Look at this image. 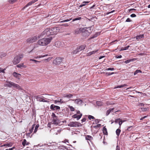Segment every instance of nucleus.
<instances>
[{
  "instance_id": "f257e3e1",
  "label": "nucleus",
  "mask_w": 150,
  "mask_h": 150,
  "mask_svg": "<svg viewBox=\"0 0 150 150\" xmlns=\"http://www.w3.org/2000/svg\"><path fill=\"white\" fill-rule=\"evenodd\" d=\"M59 30V28L56 27L47 28L41 33L40 37L57 34Z\"/></svg>"
},
{
  "instance_id": "f03ea898",
  "label": "nucleus",
  "mask_w": 150,
  "mask_h": 150,
  "mask_svg": "<svg viewBox=\"0 0 150 150\" xmlns=\"http://www.w3.org/2000/svg\"><path fill=\"white\" fill-rule=\"evenodd\" d=\"M52 39V37L40 39L38 41V44L40 46H46L50 42Z\"/></svg>"
},
{
  "instance_id": "7ed1b4c3",
  "label": "nucleus",
  "mask_w": 150,
  "mask_h": 150,
  "mask_svg": "<svg viewBox=\"0 0 150 150\" xmlns=\"http://www.w3.org/2000/svg\"><path fill=\"white\" fill-rule=\"evenodd\" d=\"M23 55L22 54H19L16 56L12 61L13 64L16 65L19 62L21 59L23 58Z\"/></svg>"
},
{
  "instance_id": "20e7f679",
  "label": "nucleus",
  "mask_w": 150,
  "mask_h": 150,
  "mask_svg": "<svg viewBox=\"0 0 150 150\" xmlns=\"http://www.w3.org/2000/svg\"><path fill=\"white\" fill-rule=\"evenodd\" d=\"M68 126L71 127H80L81 124L79 122H70L68 125Z\"/></svg>"
},
{
  "instance_id": "39448f33",
  "label": "nucleus",
  "mask_w": 150,
  "mask_h": 150,
  "mask_svg": "<svg viewBox=\"0 0 150 150\" xmlns=\"http://www.w3.org/2000/svg\"><path fill=\"white\" fill-rule=\"evenodd\" d=\"M62 58L58 57L54 60L53 63L54 64L56 65H59L62 62Z\"/></svg>"
},
{
  "instance_id": "423d86ee",
  "label": "nucleus",
  "mask_w": 150,
  "mask_h": 150,
  "mask_svg": "<svg viewBox=\"0 0 150 150\" xmlns=\"http://www.w3.org/2000/svg\"><path fill=\"white\" fill-rule=\"evenodd\" d=\"M36 39L37 38L35 37H31L28 39L26 40V41L28 43H32L35 42Z\"/></svg>"
},
{
  "instance_id": "0eeeda50",
  "label": "nucleus",
  "mask_w": 150,
  "mask_h": 150,
  "mask_svg": "<svg viewBox=\"0 0 150 150\" xmlns=\"http://www.w3.org/2000/svg\"><path fill=\"white\" fill-rule=\"evenodd\" d=\"M14 83L11 82L10 81H6V83L4 84L5 87H11L13 86Z\"/></svg>"
},
{
  "instance_id": "6e6552de",
  "label": "nucleus",
  "mask_w": 150,
  "mask_h": 150,
  "mask_svg": "<svg viewBox=\"0 0 150 150\" xmlns=\"http://www.w3.org/2000/svg\"><path fill=\"white\" fill-rule=\"evenodd\" d=\"M60 122L59 120L57 118H55L53 119L51 123L52 124L57 125Z\"/></svg>"
},
{
  "instance_id": "1a4fd4ad",
  "label": "nucleus",
  "mask_w": 150,
  "mask_h": 150,
  "mask_svg": "<svg viewBox=\"0 0 150 150\" xmlns=\"http://www.w3.org/2000/svg\"><path fill=\"white\" fill-rule=\"evenodd\" d=\"M50 108L51 109L54 110H59L60 109V107L59 106L55 105L53 104L51 105Z\"/></svg>"
},
{
  "instance_id": "9d476101",
  "label": "nucleus",
  "mask_w": 150,
  "mask_h": 150,
  "mask_svg": "<svg viewBox=\"0 0 150 150\" xmlns=\"http://www.w3.org/2000/svg\"><path fill=\"white\" fill-rule=\"evenodd\" d=\"M36 99L37 101L40 102H46L47 100H46L40 96H38L36 97Z\"/></svg>"
},
{
  "instance_id": "9b49d317",
  "label": "nucleus",
  "mask_w": 150,
  "mask_h": 150,
  "mask_svg": "<svg viewBox=\"0 0 150 150\" xmlns=\"http://www.w3.org/2000/svg\"><path fill=\"white\" fill-rule=\"evenodd\" d=\"M71 100L74 101L75 103L78 105H80L82 103V100L79 98L76 100Z\"/></svg>"
},
{
  "instance_id": "f8f14e48",
  "label": "nucleus",
  "mask_w": 150,
  "mask_h": 150,
  "mask_svg": "<svg viewBox=\"0 0 150 150\" xmlns=\"http://www.w3.org/2000/svg\"><path fill=\"white\" fill-rule=\"evenodd\" d=\"M14 88H16L17 89L19 90H22V89L21 87L18 84L14 83L13 86Z\"/></svg>"
},
{
  "instance_id": "ddd939ff",
  "label": "nucleus",
  "mask_w": 150,
  "mask_h": 150,
  "mask_svg": "<svg viewBox=\"0 0 150 150\" xmlns=\"http://www.w3.org/2000/svg\"><path fill=\"white\" fill-rule=\"evenodd\" d=\"M73 96V95L70 94H65L63 95V96L64 98H71Z\"/></svg>"
},
{
  "instance_id": "4468645a",
  "label": "nucleus",
  "mask_w": 150,
  "mask_h": 150,
  "mask_svg": "<svg viewBox=\"0 0 150 150\" xmlns=\"http://www.w3.org/2000/svg\"><path fill=\"white\" fill-rule=\"evenodd\" d=\"M13 75L14 76L18 79H20L21 76V74L17 73L16 72H14L13 73Z\"/></svg>"
},
{
  "instance_id": "2eb2a0df",
  "label": "nucleus",
  "mask_w": 150,
  "mask_h": 150,
  "mask_svg": "<svg viewBox=\"0 0 150 150\" xmlns=\"http://www.w3.org/2000/svg\"><path fill=\"white\" fill-rule=\"evenodd\" d=\"M16 66L17 67L21 68H25L27 67L26 66L24 65L23 63H21L18 65H17Z\"/></svg>"
},
{
  "instance_id": "dca6fc26",
  "label": "nucleus",
  "mask_w": 150,
  "mask_h": 150,
  "mask_svg": "<svg viewBox=\"0 0 150 150\" xmlns=\"http://www.w3.org/2000/svg\"><path fill=\"white\" fill-rule=\"evenodd\" d=\"M98 51V50H94L92 52H89L86 54V56H89L91 55L94 54L96 53Z\"/></svg>"
},
{
  "instance_id": "f3484780",
  "label": "nucleus",
  "mask_w": 150,
  "mask_h": 150,
  "mask_svg": "<svg viewBox=\"0 0 150 150\" xmlns=\"http://www.w3.org/2000/svg\"><path fill=\"white\" fill-rule=\"evenodd\" d=\"M37 1V0H34L31 1L29 2L24 7V8L26 7L29 6H30L32 5V4L35 3Z\"/></svg>"
},
{
  "instance_id": "a211bd4d",
  "label": "nucleus",
  "mask_w": 150,
  "mask_h": 150,
  "mask_svg": "<svg viewBox=\"0 0 150 150\" xmlns=\"http://www.w3.org/2000/svg\"><path fill=\"white\" fill-rule=\"evenodd\" d=\"M85 47L86 46L85 45H82L79 46L77 48L80 52L83 50L85 48Z\"/></svg>"
},
{
  "instance_id": "6ab92c4d",
  "label": "nucleus",
  "mask_w": 150,
  "mask_h": 150,
  "mask_svg": "<svg viewBox=\"0 0 150 150\" xmlns=\"http://www.w3.org/2000/svg\"><path fill=\"white\" fill-rule=\"evenodd\" d=\"M144 38V35H138L136 36V39L138 40H141Z\"/></svg>"
},
{
  "instance_id": "aec40b11",
  "label": "nucleus",
  "mask_w": 150,
  "mask_h": 150,
  "mask_svg": "<svg viewBox=\"0 0 150 150\" xmlns=\"http://www.w3.org/2000/svg\"><path fill=\"white\" fill-rule=\"evenodd\" d=\"M127 86V85L125 84L123 85H121L118 86H117L115 87H114V88L115 89L116 88H122L123 87L126 86Z\"/></svg>"
},
{
  "instance_id": "412c9836",
  "label": "nucleus",
  "mask_w": 150,
  "mask_h": 150,
  "mask_svg": "<svg viewBox=\"0 0 150 150\" xmlns=\"http://www.w3.org/2000/svg\"><path fill=\"white\" fill-rule=\"evenodd\" d=\"M103 131L104 134L105 135H107L108 132L107 129L105 127H104L103 129Z\"/></svg>"
},
{
  "instance_id": "4be33fe9",
  "label": "nucleus",
  "mask_w": 150,
  "mask_h": 150,
  "mask_svg": "<svg viewBox=\"0 0 150 150\" xmlns=\"http://www.w3.org/2000/svg\"><path fill=\"white\" fill-rule=\"evenodd\" d=\"M81 33L80 28L74 30V34L76 35L78 34Z\"/></svg>"
},
{
  "instance_id": "5701e85b",
  "label": "nucleus",
  "mask_w": 150,
  "mask_h": 150,
  "mask_svg": "<svg viewBox=\"0 0 150 150\" xmlns=\"http://www.w3.org/2000/svg\"><path fill=\"white\" fill-rule=\"evenodd\" d=\"M61 42L59 41H57L55 44L56 46L57 47H59L61 46Z\"/></svg>"
},
{
  "instance_id": "b1692460",
  "label": "nucleus",
  "mask_w": 150,
  "mask_h": 150,
  "mask_svg": "<svg viewBox=\"0 0 150 150\" xmlns=\"http://www.w3.org/2000/svg\"><path fill=\"white\" fill-rule=\"evenodd\" d=\"M86 139L87 140H91L92 139L93 137L91 136L87 135L86 137Z\"/></svg>"
},
{
  "instance_id": "393cba45",
  "label": "nucleus",
  "mask_w": 150,
  "mask_h": 150,
  "mask_svg": "<svg viewBox=\"0 0 150 150\" xmlns=\"http://www.w3.org/2000/svg\"><path fill=\"white\" fill-rule=\"evenodd\" d=\"M6 55V54L4 53H1L0 54V59L4 57Z\"/></svg>"
},
{
  "instance_id": "a878e982",
  "label": "nucleus",
  "mask_w": 150,
  "mask_h": 150,
  "mask_svg": "<svg viewBox=\"0 0 150 150\" xmlns=\"http://www.w3.org/2000/svg\"><path fill=\"white\" fill-rule=\"evenodd\" d=\"M114 109V108H112V109H110L108 110L107 111L106 114L107 115H108L109 113L110 112L112 111Z\"/></svg>"
},
{
  "instance_id": "bb28decb",
  "label": "nucleus",
  "mask_w": 150,
  "mask_h": 150,
  "mask_svg": "<svg viewBox=\"0 0 150 150\" xmlns=\"http://www.w3.org/2000/svg\"><path fill=\"white\" fill-rule=\"evenodd\" d=\"M100 126H101V125L100 124H98V125H96L95 126H91V128H95L96 129L98 128V127H100Z\"/></svg>"
},
{
  "instance_id": "cd10ccee",
  "label": "nucleus",
  "mask_w": 150,
  "mask_h": 150,
  "mask_svg": "<svg viewBox=\"0 0 150 150\" xmlns=\"http://www.w3.org/2000/svg\"><path fill=\"white\" fill-rule=\"evenodd\" d=\"M79 50L78 48L75 49V50H74L73 52V54H75L78 53V52H79Z\"/></svg>"
},
{
  "instance_id": "c85d7f7f",
  "label": "nucleus",
  "mask_w": 150,
  "mask_h": 150,
  "mask_svg": "<svg viewBox=\"0 0 150 150\" xmlns=\"http://www.w3.org/2000/svg\"><path fill=\"white\" fill-rule=\"evenodd\" d=\"M80 31L81 33V32H84L86 31L87 30L86 28H80Z\"/></svg>"
},
{
  "instance_id": "c756f323",
  "label": "nucleus",
  "mask_w": 150,
  "mask_h": 150,
  "mask_svg": "<svg viewBox=\"0 0 150 150\" xmlns=\"http://www.w3.org/2000/svg\"><path fill=\"white\" fill-rule=\"evenodd\" d=\"M134 59H130L125 61V63L126 64H127L129 63L130 62L133 61H134Z\"/></svg>"
},
{
  "instance_id": "7c9ffc66",
  "label": "nucleus",
  "mask_w": 150,
  "mask_h": 150,
  "mask_svg": "<svg viewBox=\"0 0 150 150\" xmlns=\"http://www.w3.org/2000/svg\"><path fill=\"white\" fill-rule=\"evenodd\" d=\"M120 132L121 130L120 129H118L116 130V133L117 136H119V135Z\"/></svg>"
},
{
  "instance_id": "2f4dec72",
  "label": "nucleus",
  "mask_w": 150,
  "mask_h": 150,
  "mask_svg": "<svg viewBox=\"0 0 150 150\" xmlns=\"http://www.w3.org/2000/svg\"><path fill=\"white\" fill-rule=\"evenodd\" d=\"M103 103L100 101H97L96 102V104L97 105L99 106L103 105Z\"/></svg>"
},
{
  "instance_id": "473e14b6",
  "label": "nucleus",
  "mask_w": 150,
  "mask_h": 150,
  "mask_svg": "<svg viewBox=\"0 0 150 150\" xmlns=\"http://www.w3.org/2000/svg\"><path fill=\"white\" fill-rule=\"evenodd\" d=\"M129 46H128L126 47H122L121 48V49L120 50V51H122V50H126L128 49V48L129 47Z\"/></svg>"
},
{
  "instance_id": "72a5a7b5",
  "label": "nucleus",
  "mask_w": 150,
  "mask_h": 150,
  "mask_svg": "<svg viewBox=\"0 0 150 150\" xmlns=\"http://www.w3.org/2000/svg\"><path fill=\"white\" fill-rule=\"evenodd\" d=\"M12 146V145L11 144H6L1 146H7L8 147H11Z\"/></svg>"
},
{
  "instance_id": "f704fd0d",
  "label": "nucleus",
  "mask_w": 150,
  "mask_h": 150,
  "mask_svg": "<svg viewBox=\"0 0 150 150\" xmlns=\"http://www.w3.org/2000/svg\"><path fill=\"white\" fill-rule=\"evenodd\" d=\"M142 71L140 70H136L134 72V75H136L138 73H141Z\"/></svg>"
},
{
  "instance_id": "c9c22d12",
  "label": "nucleus",
  "mask_w": 150,
  "mask_h": 150,
  "mask_svg": "<svg viewBox=\"0 0 150 150\" xmlns=\"http://www.w3.org/2000/svg\"><path fill=\"white\" fill-rule=\"evenodd\" d=\"M39 127V125L38 124L37 125L35 126V129L34 130V133H35L36 132L37 130L38 129V128Z\"/></svg>"
},
{
  "instance_id": "e433bc0d",
  "label": "nucleus",
  "mask_w": 150,
  "mask_h": 150,
  "mask_svg": "<svg viewBox=\"0 0 150 150\" xmlns=\"http://www.w3.org/2000/svg\"><path fill=\"white\" fill-rule=\"evenodd\" d=\"M30 61H33V62H34L36 64H37V63H38V62L39 63V62H40L39 61L36 60H35L33 59H30Z\"/></svg>"
},
{
  "instance_id": "4c0bfd02",
  "label": "nucleus",
  "mask_w": 150,
  "mask_h": 150,
  "mask_svg": "<svg viewBox=\"0 0 150 150\" xmlns=\"http://www.w3.org/2000/svg\"><path fill=\"white\" fill-rule=\"evenodd\" d=\"M82 115V114H80V115H79L77 116V117H76V118H77V120H79L81 117V116Z\"/></svg>"
},
{
  "instance_id": "58836bf2",
  "label": "nucleus",
  "mask_w": 150,
  "mask_h": 150,
  "mask_svg": "<svg viewBox=\"0 0 150 150\" xmlns=\"http://www.w3.org/2000/svg\"><path fill=\"white\" fill-rule=\"evenodd\" d=\"M114 69L113 68H112H112H108L106 69L105 70H106V71H109V70L113 71L114 70Z\"/></svg>"
},
{
  "instance_id": "ea45409f",
  "label": "nucleus",
  "mask_w": 150,
  "mask_h": 150,
  "mask_svg": "<svg viewBox=\"0 0 150 150\" xmlns=\"http://www.w3.org/2000/svg\"><path fill=\"white\" fill-rule=\"evenodd\" d=\"M5 70V69H3L2 68H0V73L3 72V73H4Z\"/></svg>"
},
{
  "instance_id": "a19ab883",
  "label": "nucleus",
  "mask_w": 150,
  "mask_h": 150,
  "mask_svg": "<svg viewBox=\"0 0 150 150\" xmlns=\"http://www.w3.org/2000/svg\"><path fill=\"white\" fill-rule=\"evenodd\" d=\"M69 108H70V110L72 111H73L74 110V109L73 107L72 106H69Z\"/></svg>"
},
{
  "instance_id": "79ce46f5",
  "label": "nucleus",
  "mask_w": 150,
  "mask_h": 150,
  "mask_svg": "<svg viewBox=\"0 0 150 150\" xmlns=\"http://www.w3.org/2000/svg\"><path fill=\"white\" fill-rule=\"evenodd\" d=\"M87 30L86 31H88L89 33H91V28L90 27H89L88 28H86Z\"/></svg>"
},
{
  "instance_id": "37998d69",
  "label": "nucleus",
  "mask_w": 150,
  "mask_h": 150,
  "mask_svg": "<svg viewBox=\"0 0 150 150\" xmlns=\"http://www.w3.org/2000/svg\"><path fill=\"white\" fill-rule=\"evenodd\" d=\"M35 127V125H33L32 126V128L30 130V133H31L33 131L34 128Z\"/></svg>"
},
{
  "instance_id": "c03bdc74",
  "label": "nucleus",
  "mask_w": 150,
  "mask_h": 150,
  "mask_svg": "<svg viewBox=\"0 0 150 150\" xmlns=\"http://www.w3.org/2000/svg\"><path fill=\"white\" fill-rule=\"evenodd\" d=\"M26 139H24L23 140V142H22V144L23 146H25V145L26 144Z\"/></svg>"
},
{
  "instance_id": "a18cd8bd",
  "label": "nucleus",
  "mask_w": 150,
  "mask_h": 150,
  "mask_svg": "<svg viewBox=\"0 0 150 150\" xmlns=\"http://www.w3.org/2000/svg\"><path fill=\"white\" fill-rule=\"evenodd\" d=\"M135 91L137 93H140L142 94V95L143 96H145L146 95V94L145 93H142L141 92L137 91Z\"/></svg>"
},
{
  "instance_id": "49530a36",
  "label": "nucleus",
  "mask_w": 150,
  "mask_h": 150,
  "mask_svg": "<svg viewBox=\"0 0 150 150\" xmlns=\"http://www.w3.org/2000/svg\"><path fill=\"white\" fill-rule=\"evenodd\" d=\"M120 120H121V119L120 118L116 119L115 121V123H117L119 122Z\"/></svg>"
},
{
  "instance_id": "de8ad7c7",
  "label": "nucleus",
  "mask_w": 150,
  "mask_h": 150,
  "mask_svg": "<svg viewBox=\"0 0 150 150\" xmlns=\"http://www.w3.org/2000/svg\"><path fill=\"white\" fill-rule=\"evenodd\" d=\"M81 19V17H78V18H76L74 19L73 20V21H77V20H80Z\"/></svg>"
},
{
  "instance_id": "09e8293b",
  "label": "nucleus",
  "mask_w": 150,
  "mask_h": 150,
  "mask_svg": "<svg viewBox=\"0 0 150 150\" xmlns=\"http://www.w3.org/2000/svg\"><path fill=\"white\" fill-rule=\"evenodd\" d=\"M88 118L90 120H91V119H94V117L93 116H92L91 115H89L88 116Z\"/></svg>"
},
{
  "instance_id": "8fccbe9b",
  "label": "nucleus",
  "mask_w": 150,
  "mask_h": 150,
  "mask_svg": "<svg viewBox=\"0 0 150 150\" xmlns=\"http://www.w3.org/2000/svg\"><path fill=\"white\" fill-rule=\"evenodd\" d=\"M88 2H88V1H87V2L84 1L83 2L82 4L83 6H85V5H86V4L87 3H88Z\"/></svg>"
},
{
  "instance_id": "3c124183",
  "label": "nucleus",
  "mask_w": 150,
  "mask_h": 150,
  "mask_svg": "<svg viewBox=\"0 0 150 150\" xmlns=\"http://www.w3.org/2000/svg\"><path fill=\"white\" fill-rule=\"evenodd\" d=\"M17 0H10L9 2L11 3H13L15 2Z\"/></svg>"
},
{
  "instance_id": "603ef678",
  "label": "nucleus",
  "mask_w": 150,
  "mask_h": 150,
  "mask_svg": "<svg viewBox=\"0 0 150 150\" xmlns=\"http://www.w3.org/2000/svg\"><path fill=\"white\" fill-rule=\"evenodd\" d=\"M52 57H50L48 58L47 59H45V60H47L48 61H49L50 60L52 59Z\"/></svg>"
},
{
  "instance_id": "864d4df0",
  "label": "nucleus",
  "mask_w": 150,
  "mask_h": 150,
  "mask_svg": "<svg viewBox=\"0 0 150 150\" xmlns=\"http://www.w3.org/2000/svg\"><path fill=\"white\" fill-rule=\"evenodd\" d=\"M58 101L61 104L64 103V102L62 100V99H60V100H58Z\"/></svg>"
},
{
  "instance_id": "5fc2aeb1",
  "label": "nucleus",
  "mask_w": 150,
  "mask_h": 150,
  "mask_svg": "<svg viewBox=\"0 0 150 150\" xmlns=\"http://www.w3.org/2000/svg\"><path fill=\"white\" fill-rule=\"evenodd\" d=\"M52 116L53 117V119H54L55 118H57L56 116L55 115L54 113H52Z\"/></svg>"
},
{
  "instance_id": "6e6d98bb",
  "label": "nucleus",
  "mask_w": 150,
  "mask_h": 150,
  "mask_svg": "<svg viewBox=\"0 0 150 150\" xmlns=\"http://www.w3.org/2000/svg\"><path fill=\"white\" fill-rule=\"evenodd\" d=\"M71 20V19H70V20L67 19V20H64V21H61V22H67V21H70Z\"/></svg>"
},
{
  "instance_id": "4d7b16f0",
  "label": "nucleus",
  "mask_w": 150,
  "mask_h": 150,
  "mask_svg": "<svg viewBox=\"0 0 150 150\" xmlns=\"http://www.w3.org/2000/svg\"><path fill=\"white\" fill-rule=\"evenodd\" d=\"M132 126L128 127L127 129V130L128 131H131L132 129Z\"/></svg>"
},
{
  "instance_id": "13d9d810",
  "label": "nucleus",
  "mask_w": 150,
  "mask_h": 150,
  "mask_svg": "<svg viewBox=\"0 0 150 150\" xmlns=\"http://www.w3.org/2000/svg\"><path fill=\"white\" fill-rule=\"evenodd\" d=\"M130 16L132 17H135L136 16V15L135 14L133 13V14H132L130 15Z\"/></svg>"
},
{
  "instance_id": "bf43d9fd",
  "label": "nucleus",
  "mask_w": 150,
  "mask_h": 150,
  "mask_svg": "<svg viewBox=\"0 0 150 150\" xmlns=\"http://www.w3.org/2000/svg\"><path fill=\"white\" fill-rule=\"evenodd\" d=\"M141 109L143 111H145L147 110V109L145 108H142Z\"/></svg>"
},
{
  "instance_id": "052dcab7",
  "label": "nucleus",
  "mask_w": 150,
  "mask_h": 150,
  "mask_svg": "<svg viewBox=\"0 0 150 150\" xmlns=\"http://www.w3.org/2000/svg\"><path fill=\"white\" fill-rule=\"evenodd\" d=\"M114 72H112V73H106V74H107L109 76V75H112V74H114Z\"/></svg>"
},
{
  "instance_id": "680f3d73",
  "label": "nucleus",
  "mask_w": 150,
  "mask_h": 150,
  "mask_svg": "<svg viewBox=\"0 0 150 150\" xmlns=\"http://www.w3.org/2000/svg\"><path fill=\"white\" fill-rule=\"evenodd\" d=\"M131 21L129 18H127L126 21V22H130Z\"/></svg>"
},
{
  "instance_id": "e2e57ef3",
  "label": "nucleus",
  "mask_w": 150,
  "mask_h": 150,
  "mask_svg": "<svg viewBox=\"0 0 150 150\" xmlns=\"http://www.w3.org/2000/svg\"><path fill=\"white\" fill-rule=\"evenodd\" d=\"M118 123H119V126H120V127L121 126L122 123L121 122V120H120Z\"/></svg>"
},
{
  "instance_id": "0e129e2a",
  "label": "nucleus",
  "mask_w": 150,
  "mask_h": 150,
  "mask_svg": "<svg viewBox=\"0 0 150 150\" xmlns=\"http://www.w3.org/2000/svg\"><path fill=\"white\" fill-rule=\"evenodd\" d=\"M116 57L117 58H120L122 57V56L121 55H120L118 56H116Z\"/></svg>"
},
{
  "instance_id": "69168bd1",
  "label": "nucleus",
  "mask_w": 150,
  "mask_h": 150,
  "mask_svg": "<svg viewBox=\"0 0 150 150\" xmlns=\"http://www.w3.org/2000/svg\"><path fill=\"white\" fill-rule=\"evenodd\" d=\"M116 150H120V147L118 146H117Z\"/></svg>"
},
{
  "instance_id": "338daca9",
  "label": "nucleus",
  "mask_w": 150,
  "mask_h": 150,
  "mask_svg": "<svg viewBox=\"0 0 150 150\" xmlns=\"http://www.w3.org/2000/svg\"><path fill=\"white\" fill-rule=\"evenodd\" d=\"M76 117H77V115L76 114H75L72 116V117L74 118H76Z\"/></svg>"
},
{
  "instance_id": "774afa93",
  "label": "nucleus",
  "mask_w": 150,
  "mask_h": 150,
  "mask_svg": "<svg viewBox=\"0 0 150 150\" xmlns=\"http://www.w3.org/2000/svg\"><path fill=\"white\" fill-rule=\"evenodd\" d=\"M86 120V119L85 118H83L81 120V121L82 122L85 121Z\"/></svg>"
}]
</instances>
